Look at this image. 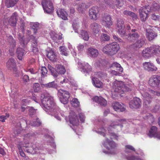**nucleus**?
Returning <instances> with one entry per match:
<instances>
[{"label": "nucleus", "instance_id": "nucleus-11", "mask_svg": "<svg viewBox=\"0 0 160 160\" xmlns=\"http://www.w3.org/2000/svg\"><path fill=\"white\" fill-rule=\"evenodd\" d=\"M52 1L53 0H42V5L45 12L50 14L53 12Z\"/></svg>", "mask_w": 160, "mask_h": 160}, {"label": "nucleus", "instance_id": "nucleus-58", "mask_svg": "<svg viewBox=\"0 0 160 160\" xmlns=\"http://www.w3.org/2000/svg\"><path fill=\"white\" fill-rule=\"evenodd\" d=\"M41 76L42 77L44 78V77L47 76L48 71L46 68L45 67H42L41 69Z\"/></svg>", "mask_w": 160, "mask_h": 160}, {"label": "nucleus", "instance_id": "nucleus-10", "mask_svg": "<svg viewBox=\"0 0 160 160\" xmlns=\"http://www.w3.org/2000/svg\"><path fill=\"white\" fill-rule=\"evenodd\" d=\"M112 87L115 92H117L119 94H122L127 89L122 82L115 81L112 83Z\"/></svg>", "mask_w": 160, "mask_h": 160}, {"label": "nucleus", "instance_id": "nucleus-64", "mask_svg": "<svg viewBox=\"0 0 160 160\" xmlns=\"http://www.w3.org/2000/svg\"><path fill=\"white\" fill-rule=\"evenodd\" d=\"M113 38L114 39V40L116 41H117L118 42H123L122 40L118 37V36H117L116 35L113 34L112 35Z\"/></svg>", "mask_w": 160, "mask_h": 160}, {"label": "nucleus", "instance_id": "nucleus-27", "mask_svg": "<svg viewBox=\"0 0 160 160\" xmlns=\"http://www.w3.org/2000/svg\"><path fill=\"white\" fill-rule=\"evenodd\" d=\"M146 35L147 38L149 41L154 39L157 36V34L152 30L147 29H146Z\"/></svg>", "mask_w": 160, "mask_h": 160}, {"label": "nucleus", "instance_id": "nucleus-25", "mask_svg": "<svg viewBox=\"0 0 160 160\" xmlns=\"http://www.w3.org/2000/svg\"><path fill=\"white\" fill-rule=\"evenodd\" d=\"M87 54L89 56L94 58L98 56L99 52L97 49L92 48H89L87 50Z\"/></svg>", "mask_w": 160, "mask_h": 160}, {"label": "nucleus", "instance_id": "nucleus-38", "mask_svg": "<svg viewBox=\"0 0 160 160\" xmlns=\"http://www.w3.org/2000/svg\"><path fill=\"white\" fill-rule=\"evenodd\" d=\"M42 87H45L47 88H52L57 89L58 87L57 84L55 83V81L49 82L48 83L42 84Z\"/></svg>", "mask_w": 160, "mask_h": 160}, {"label": "nucleus", "instance_id": "nucleus-17", "mask_svg": "<svg viewBox=\"0 0 160 160\" xmlns=\"http://www.w3.org/2000/svg\"><path fill=\"white\" fill-rule=\"evenodd\" d=\"M111 19V17L109 15L107 14H104L102 18V23L105 27L109 28L112 24Z\"/></svg>", "mask_w": 160, "mask_h": 160}, {"label": "nucleus", "instance_id": "nucleus-63", "mask_svg": "<svg viewBox=\"0 0 160 160\" xmlns=\"http://www.w3.org/2000/svg\"><path fill=\"white\" fill-rule=\"evenodd\" d=\"M84 44L80 43L77 46L78 51L80 52L82 51L84 48Z\"/></svg>", "mask_w": 160, "mask_h": 160}, {"label": "nucleus", "instance_id": "nucleus-20", "mask_svg": "<svg viewBox=\"0 0 160 160\" xmlns=\"http://www.w3.org/2000/svg\"><path fill=\"white\" fill-rule=\"evenodd\" d=\"M144 69L148 72L156 71L157 68L151 62H145L143 63Z\"/></svg>", "mask_w": 160, "mask_h": 160}, {"label": "nucleus", "instance_id": "nucleus-51", "mask_svg": "<svg viewBox=\"0 0 160 160\" xmlns=\"http://www.w3.org/2000/svg\"><path fill=\"white\" fill-rule=\"evenodd\" d=\"M39 24L38 22H32L31 23V27L35 33L36 34L38 31Z\"/></svg>", "mask_w": 160, "mask_h": 160}, {"label": "nucleus", "instance_id": "nucleus-41", "mask_svg": "<svg viewBox=\"0 0 160 160\" xmlns=\"http://www.w3.org/2000/svg\"><path fill=\"white\" fill-rule=\"evenodd\" d=\"M29 124L32 126H38L41 125V122L39 120L38 118L36 117L32 119V121H30Z\"/></svg>", "mask_w": 160, "mask_h": 160}, {"label": "nucleus", "instance_id": "nucleus-62", "mask_svg": "<svg viewBox=\"0 0 160 160\" xmlns=\"http://www.w3.org/2000/svg\"><path fill=\"white\" fill-rule=\"evenodd\" d=\"M79 116L80 121L82 122H84L85 118L84 114L82 112L80 113H79Z\"/></svg>", "mask_w": 160, "mask_h": 160}, {"label": "nucleus", "instance_id": "nucleus-40", "mask_svg": "<svg viewBox=\"0 0 160 160\" xmlns=\"http://www.w3.org/2000/svg\"><path fill=\"white\" fill-rule=\"evenodd\" d=\"M48 58L51 61H55L56 60L57 56L52 50H50L47 54Z\"/></svg>", "mask_w": 160, "mask_h": 160}, {"label": "nucleus", "instance_id": "nucleus-60", "mask_svg": "<svg viewBox=\"0 0 160 160\" xmlns=\"http://www.w3.org/2000/svg\"><path fill=\"white\" fill-rule=\"evenodd\" d=\"M28 110L29 111V114L30 115L34 114L36 112V110H37L33 108L32 107H28Z\"/></svg>", "mask_w": 160, "mask_h": 160}, {"label": "nucleus", "instance_id": "nucleus-21", "mask_svg": "<svg viewBox=\"0 0 160 160\" xmlns=\"http://www.w3.org/2000/svg\"><path fill=\"white\" fill-rule=\"evenodd\" d=\"M135 29H132L131 32L128 34V40L129 42H134L139 37V35L136 32Z\"/></svg>", "mask_w": 160, "mask_h": 160}, {"label": "nucleus", "instance_id": "nucleus-7", "mask_svg": "<svg viewBox=\"0 0 160 160\" xmlns=\"http://www.w3.org/2000/svg\"><path fill=\"white\" fill-rule=\"evenodd\" d=\"M48 68L51 72L52 75L55 78L58 76V74H63L66 72L65 68L61 65H57L56 66L55 69L50 65H48Z\"/></svg>", "mask_w": 160, "mask_h": 160}, {"label": "nucleus", "instance_id": "nucleus-54", "mask_svg": "<svg viewBox=\"0 0 160 160\" xmlns=\"http://www.w3.org/2000/svg\"><path fill=\"white\" fill-rule=\"evenodd\" d=\"M59 50L61 54L66 56L68 55V53L67 51V48L64 46H61L59 47Z\"/></svg>", "mask_w": 160, "mask_h": 160}, {"label": "nucleus", "instance_id": "nucleus-36", "mask_svg": "<svg viewBox=\"0 0 160 160\" xmlns=\"http://www.w3.org/2000/svg\"><path fill=\"white\" fill-rule=\"evenodd\" d=\"M96 78V77L95 76L92 77V82L93 84L97 88H102L103 86L102 82L98 80V79Z\"/></svg>", "mask_w": 160, "mask_h": 160}, {"label": "nucleus", "instance_id": "nucleus-39", "mask_svg": "<svg viewBox=\"0 0 160 160\" xmlns=\"http://www.w3.org/2000/svg\"><path fill=\"white\" fill-rule=\"evenodd\" d=\"M44 137L45 138V140L48 142H49L50 145L52 146V148L55 149L56 145L54 142H53V139L49 135H45Z\"/></svg>", "mask_w": 160, "mask_h": 160}, {"label": "nucleus", "instance_id": "nucleus-32", "mask_svg": "<svg viewBox=\"0 0 160 160\" xmlns=\"http://www.w3.org/2000/svg\"><path fill=\"white\" fill-rule=\"evenodd\" d=\"M18 20V15L16 12L13 13L9 19L8 22L10 25L14 26L16 25Z\"/></svg>", "mask_w": 160, "mask_h": 160}, {"label": "nucleus", "instance_id": "nucleus-50", "mask_svg": "<svg viewBox=\"0 0 160 160\" xmlns=\"http://www.w3.org/2000/svg\"><path fill=\"white\" fill-rule=\"evenodd\" d=\"M110 67H115L120 72H122L123 71V68L121 66V65L117 62H115L113 63L110 66Z\"/></svg>", "mask_w": 160, "mask_h": 160}, {"label": "nucleus", "instance_id": "nucleus-19", "mask_svg": "<svg viewBox=\"0 0 160 160\" xmlns=\"http://www.w3.org/2000/svg\"><path fill=\"white\" fill-rule=\"evenodd\" d=\"M148 135L150 138L154 137L160 139V132H157V128L156 126L151 127Z\"/></svg>", "mask_w": 160, "mask_h": 160}, {"label": "nucleus", "instance_id": "nucleus-48", "mask_svg": "<svg viewBox=\"0 0 160 160\" xmlns=\"http://www.w3.org/2000/svg\"><path fill=\"white\" fill-rule=\"evenodd\" d=\"M95 76L96 77V78H100L102 79L106 77L107 75L106 73L103 72H95L94 75L92 76Z\"/></svg>", "mask_w": 160, "mask_h": 160}, {"label": "nucleus", "instance_id": "nucleus-26", "mask_svg": "<svg viewBox=\"0 0 160 160\" xmlns=\"http://www.w3.org/2000/svg\"><path fill=\"white\" fill-rule=\"evenodd\" d=\"M152 56L160 55V46L158 45H152L150 47Z\"/></svg>", "mask_w": 160, "mask_h": 160}, {"label": "nucleus", "instance_id": "nucleus-49", "mask_svg": "<svg viewBox=\"0 0 160 160\" xmlns=\"http://www.w3.org/2000/svg\"><path fill=\"white\" fill-rule=\"evenodd\" d=\"M80 35L81 36L80 37H81L83 40L85 41L88 40L89 38V36L87 31L84 30L81 31Z\"/></svg>", "mask_w": 160, "mask_h": 160}, {"label": "nucleus", "instance_id": "nucleus-29", "mask_svg": "<svg viewBox=\"0 0 160 160\" xmlns=\"http://www.w3.org/2000/svg\"><path fill=\"white\" fill-rule=\"evenodd\" d=\"M93 101L99 103L101 105L105 106L107 104V101L101 97L95 96L92 98Z\"/></svg>", "mask_w": 160, "mask_h": 160}, {"label": "nucleus", "instance_id": "nucleus-47", "mask_svg": "<svg viewBox=\"0 0 160 160\" xmlns=\"http://www.w3.org/2000/svg\"><path fill=\"white\" fill-rule=\"evenodd\" d=\"M123 14L124 15L129 16L132 18L133 19H136L138 18L137 15L134 12L131 11L127 10L124 11L123 12Z\"/></svg>", "mask_w": 160, "mask_h": 160}, {"label": "nucleus", "instance_id": "nucleus-33", "mask_svg": "<svg viewBox=\"0 0 160 160\" xmlns=\"http://www.w3.org/2000/svg\"><path fill=\"white\" fill-rule=\"evenodd\" d=\"M142 55L145 58H149L152 56L150 47L145 48L142 52Z\"/></svg>", "mask_w": 160, "mask_h": 160}, {"label": "nucleus", "instance_id": "nucleus-34", "mask_svg": "<svg viewBox=\"0 0 160 160\" xmlns=\"http://www.w3.org/2000/svg\"><path fill=\"white\" fill-rule=\"evenodd\" d=\"M8 41L9 42V45L11 49H10L9 51L10 52H13V49L16 45V43L15 40L13 39L12 36L10 35L8 37Z\"/></svg>", "mask_w": 160, "mask_h": 160}, {"label": "nucleus", "instance_id": "nucleus-24", "mask_svg": "<svg viewBox=\"0 0 160 160\" xmlns=\"http://www.w3.org/2000/svg\"><path fill=\"white\" fill-rule=\"evenodd\" d=\"M144 43V39L142 38H140L137 40L135 43L131 45L130 48L134 49H138L142 47Z\"/></svg>", "mask_w": 160, "mask_h": 160}, {"label": "nucleus", "instance_id": "nucleus-44", "mask_svg": "<svg viewBox=\"0 0 160 160\" xmlns=\"http://www.w3.org/2000/svg\"><path fill=\"white\" fill-rule=\"evenodd\" d=\"M68 47L69 50L71 51V53L72 55L74 57L76 56L77 53L75 48L73 47L69 42L68 43Z\"/></svg>", "mask_w": 160, "mask_h": 160}, {"label": "nucleus", "instance_id": "nucleus-14", "mask_svg": "<svg viewBox=\"0 0 160 160\" xmlns=\"http://www.w3.org/2000/svg\"><path fill=\"white\" fill-rule=\"evenodd\" d=\"M123 24L124 22L122 20H120L118 21L117 29L118 33L122 37L126 35Z\"/></svg>", "mask_w": 160, "mask_h": 160}, {"label": "nucleus", "instance_id": "nucleus-9", "mask_svg": "<svg viewBox=\"0 0 160 160\" xmlns=\"http://www.w3.org/2000/svg\"><path fill=\"white\" fill-rule=\"evenodd\" d=\"M6 67L9 70H12L13 74L16 77L19 76V72L16 67V62L14 59L10 58L6 63Z\"/></svg>", "mask_w": 160, "mask_h": 160}, {"label": "nucleus", "instance_id": "nucleus-4", "mask_svg": "<svg viewBox=\"0 0 160 160\" xmlns=\"http://www.w3.org/2000/svg\"><path fill=\"white\" fill-rule=\"evenodd\" d=\"M120 48L119 45L116 42L107 44L102 48L103 52L107 55L112 56L116 54Z\"/></svg>", "mask_w": 160, "mask_h": 160}, {"label": "nucleus", "instance_id": "nucleus-16", "mask_svg": "<svg viewBox=\"0 0 160 160\" xmlns=\"http://www.w3.org/2000/svg\"><path fill=\"white\" fill-rule=\"evenodd\" d=\"M69 121L70 123L73 126H77L78 124L79 121L77 115L73 111H71L68 116Z\"/></svg>", "mask_w": 160, "mask_h": 160}, {"label": "nucleus", "instance_id": "nucleus-53", "mask_svg": "<svg viewBox=\"0 0 160 160\" xmlns=\"http://www.w3.org/2000/svg\"><path fill=\"white\" fill-rule=\"evenodd\" d=\"M126 158L128 160H144L137 156L128 155L127 156Z\"/></svg>", "mask_w": 160, "mask_h": 160}, {"label": "nucleus", "instance_id": "nucleus-56", "mask_svg": "<svg viewBox=\"0 0 160 160\" xmlns=\"http://www.w3.org/2000/svg\"><path fill=\"white\" fill-rule=\"evenodd\" d=\"M19 41L20 45L23 48H24L26 47V46L28 42L27 40H25L24 38L23 37H22L19 38Z\"/></svg>", "mask_w": 160, "mask_h": 160}, {"label": "nucleus", "instance_id": "nucleus-8", "mask_svg": "<svg viewBox=\"0 0 160 160\" xmlns=\"http://www.w3.org/2000/svg\"><path fill=\"white\" fill-rule=\"evenodd\" d=\"M57 94L62 103L66 104L68 103L69 98L71 96L68 91L61 89L58 90Z\"/></svg>", "mask_w": 160, "mask_h": 160}, {"label": "nucleus", "instance_id": "nucleus-3", "mask_svg": "<svg viewBox=\"0 0 160 160\" xmlns=\"http://www.w3.org/2000/svg\"><path fill=\"white\" fill-rule=\"evenodd\" d=\"M126 122L125 119H123L113 121L111 123L108 128V132L111 138L118 140V136L111 131V128H117V130L119 131L122 129V124L125 123Z\"/></svg>", "mask_w": 160, "mask_h": 160}, {"label": "nucleus", "instance_id": "nucleus-1", "mask_svg": "<svg viewBox=\"0 0 160 160\" xmlns=\"http://www.w3.org/2000/svg\"><path fill=\"white\" fill-rule=\"evenodd\" d=\"M42 104L41 106L48 113L53 116L58 120H60L61 118L56 114L60 109L54 102L53 97L45 92L41 95Z\"/></svg>", "mask_w": 160, "mask_h": 160}, {"label": "nucleus", "instance_id": "nucleus-46", "mask_svg": "<svg viewBox=\"0 0 160 160\" xmlns=\"http://www.w3.org/2000/svg\"><path fill=\"white\" fill-rule=\"evenodd\" d=\"M18 0H7L6 5L8 8L13 7L17 3Z\"/></svg>", "mask_w": 160, "mask_h": 160}, {"label": "nucleus", "instance_id": "nucleus-43", "mask_svg": "<svg viewBox=\"0 0 160 160\" xmlns=\"http://www.w3.org/2000/svg\"><path fill=\"white\" fill-rule=\"evenodd\" d=\"M93 131H95L98 134H99L104 137L105 136L106 134H108L107 133V131H106V130L105 129L102 128V127H100L97 130L93 129Z\"/></svg>", "mask_w": 160, "mask_h": 160}, {"label": "nucleus", "instance_id": "nucleus-2", "mask_svg": "<svg viewBox=\"0 0 160 160\" xmlns=\"http://www.w3.org/2000/svg\"><path fill=\"white\" fill-rule=\"evenodd\" d=\"M31 147H29L28 145H25L22 142H20L18 144V148L20 155L22 157L25 156L23 150L28 153L34 154L41 153L42 147L39 146L38 145L32 144Z\"/></svg>", "mask_w": 160, "mask_h": 160}, {"label": "nucleus", "instance_id": "nucleus-22", "mask_svg": "<svg viewBox=\"0 0 160 160\" xmlns=\"http://www.w3.org/2000/svg\"><path fill=\"white\" fill-rule=\"evenodd\" d=\"M141 103L140 100L139 98H134L129 102L130 107L131 108H138L140 106Z\"/></svg>", "mask_w": 160, "mask_h": 160}, {"label": "nucleus", "instance_id": "nucleus-23", "mask_svg": "<svg viewBox=\"0 0 160 160\" xmlns=\"http://www.w3.org/2000/svg\"><path fill=\"white\" fill-rule=\"evenodd\" d=\"M112 106L113 109L117 111L123 112L125 110V105L122 103L118 102L113 103Z\"/></svg>", "mask_w": 160, "mask_h": 160}, {"label": "nucleus", "instance_id": "nucleus-35", "mask_svg": "<svg viewBox=\"0 0 160 160\" xmlns=\"http://www.w3.org/2000/svg\"><path fill=\"white\" fill-rule=\"evenodd\" d=\"M50 35L53 41L57 43H58L59 42V40L62 38V34H61V35H58L54 32H51L50 33Z\"/></svg>", "mask_w": 160, "mask_h": 160}, {"label": "nucleus", "instance_id": "nucleus-45", "mask_svg": "<svg viewBox=\"0 0 160 160\" xmlns=\"http://www.w3.org/2000/svg\"><path fill=\"white\" fill-rule=\"evenodd\" d=\"M32 52L35 54H37L38 51V48L37 47V42L36 40L34 37V40L32 44Z\"/></svg>", "mask_w": 160, "mask_h": 160}, {"label": "nucleus", "instance_id": "nucleus-18", "mask_svg": "<svg viewBox=\"0 0 160 160\" xmlns=\"http://www.w3.org/2000/svg\"><path fill=\"white\" fill-rule=\"evenodd\" d=\"M99 9L98 7H93L89 10V15L90 18L93 20H96L98 18Z\"/></svg>", "mask_w": 160, "mask_h": 160}, {"label": "nucleus", "instance_id": "nucleus-15", "mask_svg": "<svg viewBox=\"0 0 160 160\" xmlns=\"http://www.w3.org/2000/svg\"><path fill=\"white\" fill-rule=\"evenodd\" d=\"M78 67L82 72L87 73H89L92 70L91 66L87 62H78Z\"/></svg>", "mask_w": 160, "mask_h": 160}, {"label": "nucleus", "instance_id": "nucleus-28", "mask_svg": "<svg viewBox=\"0 0 160 160\" xmlns=\"http://www.w3.org/2000/svg\"><path fill=\"white\" fill-rule=\"evenodd\" d=\"M58 16L62 19L66 20L68 19V14L64 9L58 8L57 11Z\"/></svg>", "mask_w": 160, "mask_h": 160}, {"label": "nucleus", "instance_id": "nucleus-12", "mask_svg": "<svg viewBox=\"0 0 160 160\" xmlns=\"http://www.w3.org/2000/svg\"><path fill=\"white\" fill-rule=\"evenodd\" d=\"M151 10L150 7L145 6L141 7L139 9L140 18L142 21L144 22L148 17V12Z\"/></svg>", "mask_w": 160, "mask_h": 160}, {"label": "nucleus", "instance_id": "nucleus-55", "mask_svg": "<svg viewBox=\"0 0 160 160\" xmlns=\"http://www.w3.org/2000/svg\"><path fill=\"white\" fill-rule=\"evenodd\" d=\"M110 36L105 33H102L100 37V40L102 41H108L110 40Z\"/></svg>", "mask_w": 160, "mask_h": 160}, {"label": "nucleus", "instance_id": "nucleus-42", "mask_svg": "<svg viewBox=\"0 0 160 160\" xmlns=\"http://www.w3.org/2000/svg\"><path fill=\"white\" fill-rule=\"evenodd\" d=\"M34 135V133H29L25 135L24 136L23 141L24 142V144L26 145L28 143L29 140L31 139L32 137Z\"/></svg>", "mask_w": 160, "mask_h": 160}, {"label": "nucleus", "instance_id": "nucleus-52", "mask_svg": "<svg viewBox=\"0 0 160 160\" xmlns=\"http://www.w3.org/2000/svg\"><path fill=\"white\" fill-rule=\"evenodd\" d=\"M70 103L73 107H78L80 105V102L77 98H73L70 101Z\"/></svg>", "mask_w": 160, "mask_h": 160}, {"label": "nucleus", "instance_id": "nucleus-57", "mask_svg": "<svg viewBox=\"0 0 160 160\" xmlns=\"http://www.w3.org/2000/svg\"><path fill=\"white\" fill-rule=\"evenodd\" d=\"M34 91L35 92H38L40 91V87L39 84L38 83H34L33 86Z\"/></svg>", "mask_w": 160, "mask_h": 160}, {"label": "nucleus", "instance_id": "nucleus-30", "mask_svg": "<svg viewBox=\"0 0 160 160\" xmlns=\"http://www.w3.org/2000/svg\"><path fill=\"white\" fill-rule=\"evenodd\" d=\"M101 26L95 22L92 23L90 26V29L94 34L98 33L101 28Z\"/></svg>", "mask_w": 160, "mask_h": 160}, {"label": "nucleus", "instance_id": "nucleus-59", "mask_svg": "<svg viewBox=\"0 0 160 160\" xmlns=\"http://www.w3.org/2000/svg\"><path fill=\"white\" fill-rule=\"evenodd\" d=\"M115 4L112 3V5L115 4L118 7H121L123 5V1L122 0H115Z\"/></svg>", "mask_w": 160, "mask_h": 160}, {"label": "nucleus", "instance_id": "nucleus-61", "mask_svg": "<svg viewBox=\"0 0 160 160\" xmlns=\"http://www.w3.org/2000/svg\"><path fill=\"white\" fill-rule=\"evenodd\" d=\"M72 26L75 32L78 33V29L79 28V25L77 22H73L72 24Z\"/></svg>", "mask_w": 160, "mask_h": 160}, {"label": "nucleus", "instance_id": "nucleus-31", "mask_svg": "<svg viewBox=\"0 0 160 160\" xmlns=\"http://www.w3.org/2000/svg\"><path fill=\"white\" fill-rule=\"evenodd\" d=\"M90 2L82 3L80 4L77 10L79 12H82L85 10L86 9L88 8L91 5Z\"/></svg>", "mask_w": 160, "mask_h": 160}, {"label": "nucleus", "instance_id": "nucleus-6", "mask_svg": "<svg viewBox=\"0 0 160 160\" xmlns=\"http://www.w3.org/2000/svg\"><path fill=\"white\" fill-rule=\"evenodd\" d=\"M141 93L143 98L144 103L146 105H148V104H149L151 102L152 100L151 96L153 95L159 96L160 95V93H158L152 90L148 91H141Z\"/></svg>", "mask_w": 160, "mask_h": 160}, {"label": "nucleus", "instance_id": "nucleus-37", "mask_svg": "<svg viewBox=\"0 0 160 160\" xmlns=\"http://www.w3.org/2000/svg\"><path fill=\"white\" fill-rule=\"evenodd\" d=\"M18 59L22 60L23 56L26 54V52L24 48L18 47L17 49L16 52Z\"/></svg>", "mask_w": 160, "mask_h": 160}, {"label": "nucleus", "instance_id": "nucleus-5", "mask_svg": "<svg viewBox=\"0 0 160 160\" xmlns=\"http://www.w3.org/2000/svg\"><path fill=\"white\" fill-rule=\"evenodd\" d=\"M102 144L108 150L107 151L103 150V152L105 154L114 155L117 153V151L115 148L117 147V145L113 141H110L108 139H107L104 141Z\"/></svg>", "mask_w": 160, "mask_h": 160}, {"label": "nucleus", "instance_id": "nucleus-13", "mask_svg": "<svg viewBox=\"0 0 160 160\" xmlns=\"http://www.w3.org/2000/svg\"><path fill=\"white\" fill-rule=\"evenodd\" d=\"M148 83L151 87H160V76L158 75H153L149 78Z\"/></svg>", "mask_w": 160, "mask_h": 160}]
</instances>
